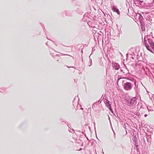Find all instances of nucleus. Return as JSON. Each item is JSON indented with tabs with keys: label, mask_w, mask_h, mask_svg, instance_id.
I'll return each mask as SVG.
<instances>
[{
	"label": "nucleus",
	"mask_w": 154,
	"mask_h": 154,
	"mask_svg": "<svg viewBox=\"0 0 154 154\" xmlns=\"http://www.w3.org/2000/svg\"><path fill=\"white\" fill-rule=\"evenodd\" d=\"M128 54H126V57H127V58L128 57Z\"/></svg>",
	"instance_id": "c756f323"
},
{
	"label": "nucleus",
	"mask_w": 154,
	"mask_h": 154,
	"mask_svg": "<svg viewBox=\"0 0 154 154\" xmlns=\"http://www.w3.org/2000/svg\"><path fill=\"white\" fill-rule=\"evenodd\" d=\"M105 104L106 107L109 109L111 111V112L113 113V111L112 108L111 104L110 103V102H109L108 103H107Z\"/></svg>",
	"instance_id": "1a4fd4ad"
},
{
	"label": "nucleus",
	"mask_w": 154,
	"mask_h": 154,
	"mask_svg": "<svg viewBox=\"0 0 154 154\" xmlns=\"http://www.w3.org/2000/svg\"><path fill=\"white\" fill-rule=\"evenodd\" d=\"M89 58H90V56H89Z\"/></svg>",
	"instance_id": "37998d69"
},
{
	"label": "nucleus",
	"mask_w": 154,
	"mask_h": 154,
	"mask_svg": "<svg viewBox=\"0 0 154 154\" xmlns=\"http://www.w3.org/2000/svg\"><path fill=\"white\" fill-rule=\"evenodd\" d=\"M57 61H59V60H57Z\"/></svg>",
	"instance_id": "58836bf2"
},
{
	"label": "nucleus",
	"mask_w": 154,
	"mask_h": 154,
	"mask_svg": "<svg viewBox=\"0 0 154 154\" xmlns=\"http://www.w3.org/2000/svg\"><path fill=\"white\" fill-rule=\"evenodd\" d=\"M90 61H89V63H90V64L89 65V66H90L92 65V60L91 59H90Z\"/></svg>",
	"instance_id": "412c9836"
},
{
	"label": "nucleus",
	"mask_w": 154,
	"mask_h": 154,
	"mask_svg": "<svg viewBox=\"0 0 154 154\" xmlns=\"http://www.w3.org/2000/svg\"><path fill=\"white\" fill-rule=\"evenodd\" d=\"M134 4L137 6L143 7L145 6V3L143 0H133Z\"/></svg>",
	"instance_id": "f257e3e1"
},
{
	"label": "nucleus",
	"mask_w": 154,
	"mask_h": 154,
	"mask_svg": "<svg viewBox=\"0 0 154 154\" xmlns=\"http://www.w3.org/2000/svg\"><path fill=\"white\" fill-rule=\"evenodd\" d=\"M85 136H86V134H85Z\"/></svg>",
	"instance_id": "49530a36"
},
{
	"label": "nucleus",
	"mask_w": 154,
	"mask_h": 154,
	"mask_svg": "<svg viewBox=\"0 0 154 154\" xmlns=\"http://www.w3.org/2000/svg\"><path fill=\"white\" fill-rule=\"evenodd\" d=\"M148 41L150 46L152 48H154V42H153L152 39L150 38L148 39Z\"/></svg>",
	"instance_id": "6e6552de"
},
{
	"label": "nucleus",
	"mask_w": 154,
	"mask_h": 154,
	"mask_svg": "<svg viewBox=\"0 0 154 154\" xmlns=\"http://www.w3.org/2000/svg\"><path fill=\"white\" fill-rule=\"evenodd\" d=\"M152 49H153V51H154V48H152Z\"/></svg>",
	"instance_id": "ea45409f"
},
{
	"label": "nucleus",
	"mask_w": 154,
	"mask_h": 154,
	"mask_svg": "<svg viewBox=\"0 0 154 154\" xmlns=\"http://www.w3.org/2000/svg\"><path fill=\"white\" fill-rule=\"evenodd\" d=\"M112 10L114 12L118 14H120V12L118 9L115 6H112Z\"/></svg>",
	"instance_id": "0eeeda50"
},
{
	"label": "nucleus",
	"mask_w": 154,
	"mask_h": 154,
	"mask_svg": "<svg viewBox=\"0 0 154 154\" xmlns=\"http://www.w3.org/2000/svg\"><path fill=\"white\" fill-rule=\"evenodd\" d=\"M133 140L134 141H137V138L136 137V135H134L133 137Z\"/></svg>",
	"instance_id": "2eb2a0df"
},
{
	"label": "nucleus",
	"mask_w": 154,
	"mask_h": 154,
	"mask_svg": "<svg viewBox=\"0 0 154 154\" xmlns=\"http://www.w3.org/2000/svg\"><path fill=\"white\" fill-rule=\"evenodd\" d=\"M120 67L119 65L117 63H116L114 65L113 68L116 70H118Z\"/></svg>",
	"instance_id": "9b49d317"
},
{
	"label": "nucleus",
	"mask_w": 154,
	"mask_h": 154,
	"mask_svg": "<svg viewBox=\"0 0 154 154\" xmlns=\"http://www.w3.org/2000/svg\"><path fill=\"white\" fill-rule=\"evenodd\" d=\"M143 44H145V46L146 48L148 50L151 51V52H152V50L150 49V48L149 46V45L147 43V41L145 37V38H144V41H143Z\"/></svg>",
	"instance_id": "423d86ee"
},
{
	"label": "nucleus",
	"mask_w": 154,
	"mask_h": 154,
	"mask_svg": "<svg viewBox=\"0 0 154 154\" xmlns=\"http://www.w3.org/2000/svg\"><path fill=\"white\" fill-rule=\"evenodd\" d=\"M141 23V29L143 31L144 30H145V26L144 23L143 22H140Z\"/></svg>",
	"instance_id": "f8f14e48"
},
{
	"label": "nucleus",
	"mask_w": 154,
	"mask_h": 154,
	"mask_svg": "<svg viewBox=\"0 0 154 154\" xmlns=\"http://www.w3.org/2000/svg\"><path fill=\"white\" fill-rule=\"evenodd\" d=\"M104 101L105 104H106L107 103H108L109 102H110L106 99H104Z\"/></svg>",
	"instance_id": "aec40b11"
},
{
	"label": "nucleus",
	"mask_w": 154,
	"mask_h": 154,
	"mask_svg": "<svg viewBox=\"0 0 154 154\" xmlns=\"http://www.w3.org/2000/svg\"><path fill=\"white\" fill-rule=\"evenodd\" d=\"M143 18V17L141 15H140V16L139 17V19H142Z\"/></svg>",
	"instance_id": "b1692460"
},
{
	"label": "nucleus",
	"mask_w": 154,
	"mask_h": 154,
	"mask_svg": "<svg viewBox=\"0 0 154 154\" xmlns=\"http://www.w3.org/2000/svg\"><path fill=\"white\" fill-rule=\"evenodd\" d=\"M48 42H47L46 43V45H47L49 47V46L48 45Z\"/></svg>",
	"instance_id": "c85d7f7f"
},
{
	"label": "nucleus",
	"mask_w": 154,
	"mask_h": 154,
	"mask_svg": "<svg viewBox=\"0 0 154 154\" xmlns=\"http://www.w3.org/2000/svg\"><path fill=\"white\" fill-rule=\"evenodd\" d=\"M147 116V114H145L144 115V117H146Z\"/></svg>",
	"instance_id": "cd10ccee"
},
{
	"label": "nucleus",
	"mask_w": 154,
	"mask_h": 154,
	"mask_svg": "<svg viewBox=\"0 0 154 154\" xmlns=\"http://www.w3.org/2000/svg\"><path fill=\"white\" fill-rule=\"evenodd\" d=\"M125 66L120 69L121 71L122 72L123 74L125 75H127V74H129V70L127 68V67L125 65Z\"/></svg>",
	"instance_id": "20e7f679"
},
{
	"label": "nucleus",
	"mask_w": 154,
	"mask_h": 154,
	"mask_svg": "<svg viewBox=\"0 0 154 154\" xmlns=\"http://www.w3.org/2000/svg\"><path fill=\"white\" fill-rule=\"evenodd\" d=\"M94 49V48H93V50H95V49Z\"/></svg>",
	"instance_id": "e433bc0d"
},
{
	"label": "nucleus",
	"mask_w": 154,
	"mask_h": 154,
	"mask_svg": "<svg viewBox=\"0 0 154 154\" xmlns=\"http://www.w3.org/2000/svg\"><path fill=\"white\" fill-rule=\"evenodd\" d=\"M69 132L72 133H73V132L74 131V129L71 128H70V129H69Z\"/></svg>",
	"instance_id": "a211bd4d"
},
{
	"label": "nucleus",
	"mask_w": 154,
	"mask_h": 154,
	"mask_svg": "<svg viewBox=\"0 0 154 154\" xmlns=\"http://www.w3.org/2000/svg\"><path fill=\"white\" fill-rule=\"evenodd\" d=\"M47 38V39H48V37Z\"/></svg>",
	"instance_id": "c03bdc74"
},
{
	"label": "nucleus",
	"mask_w": 154,
	"mask_h": 154,
	"mask_svg": "<svg viewBox=\"0 0 154 154\" xmlns=\"http://www.w3.org/2000/svg\"><path fill=\"white\" fill-rule=\"evenodd\" d=\"M82 148H80L79 150V151H81V150H82Z\"/></svg>",
	"instance_id": "7c9ffc66"
},
{
	"label": "nucleus",
	"mask_w": 154,
	"mask_h": 154,
	"mask_svg": "<svg viewBox=\"0 0 154 154\" xmlns=\"http://www.w3.org/2000/svg\"><path fill=\"white\" fill-rule=\"evenodd\" d=\"M102 97H103V99H104L105 98H106V96L105 95H103L102 96Z\"/></svg>",
	"instance_id": "4be33fe9"
},
{
	"label": "nucleus",
	"mask_w": 154,
	"mask_h": 154,
	"mask_svg": "<svg viewBox=\"0 0 154 154\" xmlns=\"http://www.w3.org/2000/svg\"><path fill=\"white\" fill-rule=\"evenodd\" d=\"M68 126L69 127V125H68Z\"/></svg>",
	"instance_id": "a18cd8bd"
},
{
	"label": "nucleus",
	"mask_w": 154,
	"mask_h": 154,
	"mask_svg": "<svg viewBox=\"0 0 154 154\" xmlns=\"http://www.w3.org/2000/svg\"><path fill=\"white\" fill-rule=\"evenodd\" d=\"M67 67L68 68H75V67L74 66H71V67H69V66H67Z\"/></svg>",
	"instance_id": "393cba45"
},
{
	"label": "nucleus",
	"mask_w": 154,
	"mask_h": 154,
	"mask_svg": "<svg viewBox=\"0 0 154 154\" xmlns=\"http://www.w3.org/2000/svg\"><path fill=\"white\" fill-rule=\"evenodd\" d=\"M134 82L135 85L134 89L135 91L136 94L137 96L139 95L140 91L139 90V88L138 87V83L137 84L136 81H134Z\"/></svg>",
	"instance_id": "39448f33"
},
{
	"label": "nucleus",
	"mask_w": 154,
	"mask_h": 154,
	"mask_svg": "<svg viewBox=\"0 0 154 154\" xmlns=\"http://www.w3.org/2000/svg\"><path fill=\"white\" fill-rule=\"evenodd\" d=\"M52 42H54L55 44V43H54V42L53 41H52Z\"/></svg>",
	"instance_id": "72a5a7b5"
},
{
	"label": "nucleus",
	"mask_w": 154,
	"mask_h": 154,
	"mask_svg": "<svg viewBox=\"0 0 154 154\" xmlns=\"http://www.w3.org/2000/svg\"><path fill=\"white\" fill-rule=\"evenodd\" d=\"M64 13L66 16H72L70 11H65Z\"/></svg>",
	"instance_id": "9d476101"
},
{
	"label": "nucleus",
	"mask_w": 154,
	"mask_h": 154,
	"mask_svg": "<svg viewBox=\"0 0 154 154\" xmlns=\"http://www.w3.org/2000/svg\"><path fill=\"white\" fill-rule=\"evenodd\" d=\"M82 61L83 62V58H82Z\"/></svg>",
	"instance_id": "4c0bfd02"
},
{
	"label": "nucleus",
	"mask_w": 154,
	"mask_h": 154,
	"mask_svg": "<svg viewBox=\"0 0 154 154\" xmlns=\"http://www.w3.org/2000/svg\"><path fill=\"white\" fill-rule=\"evenodd\" d=\"M129 55H130V56H132V55L131 54H130Z\"/></svg>",
	"instance_id": "473e14b6"
},
{
	"label": "nucleus",
	"mask_w": 154,
	"mask_h": 154,
	"mask_svg": "<svg viewBox=\"0 0 154 154\" xmlns=\"http://www.w3.org/2000/svg\"><path fill=\"white\" fill-rule=\"evenodd\" d=\"M94 49V48H93V50H95V49Z\"/></svg>",
	"instance_id": "f704fd0d"
},
{
	"label": "nucleus",
	"mask_w": 154,
	"mask_h": 154,
	"mask_svg": "<svg viewBox=\"0 0 154 154\" xmlns=\"http://www.w3.org/2000/svg\"><path fill=\"white\" fill-rule=\"evenodd\" d=\"M94 49V48H93V50H95V49Z\"/></svg>",
	"instance_id": "c9c22d12"
},
{
	"label": "nucleus",
	"mask_w": 154,
	"mask_h": 154,
	"mask_svg": "<svg viewBox=\"0 0 154 154\" xmlns=\"http://www.w3.org/2000/svg\"><path fill=\"white\" fill-rule=\"evenodd\" d=\"M72 103H73V105L74 107H75V106H78V103H75L74 101L73 100L72 102Z\"/></svg>",
	"instance_id": "dca6fc26"
},
{
	"label": "nucleus",
	"mask_w": 154,
	"mask_h": 154,
	"mask_svg": "<svg viewBox=\"0 0 154 154\" xmlns=\"http://www.w3.org/2000/svg\"><path fill=\"white\" fill-rule=\"evenodd\" d=\"M134 142L135 144V147L136 149V150L138 151L139 150V148L138 147L139 145L138 144L137 141H134Z\"/></svg>",
	"instance_id": "4468645a"
},
{
	"label": "nucleus",
	"mask_w": 154,
	"mask_h": 154,
	"mask_svg": "<svg viewBox=\"0 0 154 154\" xmlns=\"http://www.w3.org/2000/svg\"><path fill=\"white\" fill-rule=\"evenodd\" d=\"M115 116L116 117H119V115L118 114H117L116 115H115Z\"/></svg>",
	"instance_id": "bb28decb"
},
{
	"label": "nucleus",
	"mask_w": 154,
	"mask_h": 154,
	"mask_svg": "<svg viewBox=\"0 0 154 154\" xmlns=\"http://www.w3.org/2000/svg\"><path fill=\"white\" fill-rule=\"evenodd\" d=\"M132 58L133 59H134L133 57H132Z\"/></svg>",
	"instance_id": "a19ab883"
},
{
	"label": "nucleus",
	"mask_w": 154,
	"mask_h": 154,
	"mask_svg": "<svg viewBox=\"0 0 154 154\" xmlns=\"http://www.w3.org/2000/svg\"><path fill=\"white\" fill-rule=\"evenodd\" d=\"M50 54H51V56L52 57H54V56H58V54H57L55 55H54V53H51V51H50Z\"/></svg>",
	"instance_id": "6ab92c4d"
},
{
	"label": "nucleus",
	"mask_w": 154,
	"mask_h": 154,
	"mask_svg": "<svg viewBox=\"0 0 154 154\" xmlns=\"http://www.w3.org/2000/svg\"><path fill=\"white\" fill-rule=\"evenodd\" d=\"M137 100L136 97H134L130 100V101H128V105L130 106H132L133 107L135 105L137 104Z\"/></svg>",
	"instance_id": "7ed1b4c3"
},
{
	"label": "nucleus",
	"mask_w": 154,
	"mask_h": 154,
	"mask_svg": "<svg viewBox=\"0 0 154 154\" xmlns=\"http://www.w3.org/2000/svg\"><path fill=\"white\" fill-rule=\"evenodd\" d=\"M124 89L126 91H130L132 88V84L130 82H126L123 85Z\"/></svg>",
	"instance_id": "f03ea898"
},
{
	"label": "nucleus",
	"mask_w": 154,
	"mask_h": 154,
	"mask_svg": "<svg viewBox=\"0 0 154 154\" xmlns=\"http://www.w3.org/2000/svg\"><path fill=\"white\" fill-rule=\"evenodd\" d=\"M120 79V78H118V80H119Z\"/></svg>",
	"instance_id": "2f4dec72"
},
{
	"label": "nucleus",
	"mask_w": 154,
	"mask_h": 154,
	"mask_svg": "<svg viewBox=\"0 0 154 154\" xmlns=\"http://www.w3.org/2000/svg\"><path fill=\"white\" fill-rule=\"evenodd\" d=\"M97 102H96L93 104L92 107V109H94L95 108V105H97Z\"/></svg>",
	"instance_id": "f3484780"
},
{
	"label": "nucleus",
	"mask_w": 154,
	"mask_h": 154,
	"mask_svg": "<svg viewBox=\"0 0 154 154\" xmlns=\"http://www.w3.org/2000/svg\"><path fill=\"white\" fill-rule=\"evenodd\" d=\"M103 0H102V1H103ZM106 1V0H104V1Z\"/></svg>",
	"instance_id": "79ce46f5"
},
{
	"label": "nucleus",
	"mask_w": 154,
	"mask_h": 154,
	"mask_svg": "<svg viewBox=\"0 0 154 154\" xmlns=\"http://www.w3.org/2000/svg\"><path fill=\"white\" fill-rule=\"evenodd\" d=\"M74 82H76L77 81H78V79H74Z\"/></svg>",
	"instance_id": "a878e982"
},
{
	"label": "nucleus",
	"mask_w": 154,
	"mask_h": 154,
	"mask_svg": "<svg viewBox=\"0 0 154 154\" xmlns=\"http://www.w3.org/2000/svg\"><path fill=\"white\" fill-rule=\"evenodd\" d=\"M63 55H68V56H70L72 57L73 59H74V58L72 56H71L69 55L68 54H64Z\"/></svg>",
	"instance_id": "5701e85b"
},
{
	"label": "nucleus",
	"mask_w": 154,
	"mask_h": 154,
	"mask_svg": "<svg viewBox=\"0 0 154 154\" xmlns=\"http://www.w3.org/2000/svg\"><path fill=\"white\" fill-rule=\"evenodd\" d=\"M147 136L148 137V138L147 137H146V139H147V142H148V143L149 145H150L151 144V140H150L151 137L150 136Z\"/></svg>",
	"instance_id": "ddd939ff"
}]
</instances>
